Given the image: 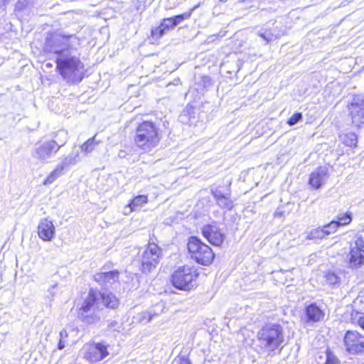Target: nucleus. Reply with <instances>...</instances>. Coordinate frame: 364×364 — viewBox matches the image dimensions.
<instances>
[{
  "label": "nucleus",
  "mask_w": 364,
  "mask_h": 364,
  "mask_svg": "<svg viewBox=\"0 0 364 364\" xmlns=\"http://www.w3.org/2000/svg\"><path fill=\"white\" fill-rule=\"evenodd\" d=\"M257 338L261 350L268 354L274 353L284 346L283 328L279 324H267L257 332Z\"/></svg>",
  "instance_id": "nucleus-1"
},
{
  "label": "nucleus",
  "mask_w": 364,
  "mask_h": 364,
  "mask_svg": "<svg viewBox=\"0 0 364 364\" xmlns=\"http://www.w3.org/2000/svg\"><path fill=\"white\" fill-rule=\"evenodd\" d=\"M160 140L159 129L154 122L144 121L137 127L134 141L140 149L151 151L157 146Z\"/></svg>",
  "instance_id": "nucleus-2"
},
{
  "label": "nucleus",
  "mask_w": 364,
  "mask_h": 364,
  "mask_svg": "<svg viewBox=\"0 0 364 364\" xmlns=\"http://www.w3.org/2000/svg\"><path fill=\"white\" fill-rule=\"evenodd\" d=\"M80 39L75 35H65L55 32L46 38L44 51L48 53L58 54L59 56L68 50L77 49Z\"/></svg>",
  "instance_id": "nucleus-3"
},
{
  "label": "nucleus",
  "mask_w": 364,
  "mask_h": 364,
  "mask_svg": "<svg viewBox=\"0 0 364 364\" xmlns=\"http://www.w3.org/2000/svg\"><path fill=\"white\" fill-rule=\"evenodd\" d=\"M56 63L60 75L68 82L77 83L82 80L83 65L79 58L62 55L57 58Z\"/></svg>",
  "instance_id": "nucleus-4"
},
{
  "label": "nucleus",
  "mask_w": 364,
  "mask_h": 364,
  "mask_svg": "<svg viewBox=\"0 0 364 364\" xmlns=\"http://www.w3.org/2000/svg\"><path fill=\"white\" fill-rule=\"evenodd\" d=\"M100 297V292L92 289L90 290L78 312V316L83 322L95 324L100 321V309H102Z\"/></svg>",
  "instance_id": "nucleus-5"
},
{
  "label": "nucleus",
  "mask_w": 364,
  "mask_h": 364,
  "mask_svg": "<svg viewBox=\"0 0 364 364\" xmlns=\"http://www.w3.org/2000/svg\"><path fill=\"white\" fill-rule=\"evenodd\" d=\"M187 247L191 257L202 265H209L214 259L212 249L196 237H191Z\"/></svg>",
  "instance_id": "nucleus-6"
},
{
  "label": "nucleus",
  "mask_w": 364,
  "mask_h": 364,
  "mask_svg": "<svg viewBox=\"0 0 364 364\" xmlns=\"http://www.w3.org/2000/svg\"><path fill=\"white\" fill-rule=\"evenodd\" d=\"M198 273L195 269L183 266L175 270L171 277V282L176 289L188 291L197 286Z\"/></svg>",
  "instance_id": "nucleus-7"
},
{
  "label": "nucleus",
  "mask_w": 364,
  "mask_h": 364,
  "mask_svg": "<svg viewBox=\"0 0 364 364\" xmlns=\"http://www.w3.org/2000/svg\"><path fill=\"white\" fill-rule=\"evenodd\" d=\"M161 253V249L156 244L149 243L141 257V271L149 273L156 268L159 263Z\"/></svg>",
  "instance_id": "nucleus-8"
},
{
  "label": "nucleus",
  "mask_w": 364,
  "mask_h": 364,
  "mask_svg": "<svg viewBox=\"0 0 364 364\" xmlns=\"http://www.w3.org/2000/svg\"><path fill=\"white\" fill-rule=\"evenodd\" d=\"M84 358L90 362H97L108 355L107 345L105 343H87L82 348Z\"/></svg>",
  "instance_id": "nucleus-9"
},
{
  "label": "nucleus",
  "mask_w": 364,
  "mask_h": 364,
  "mask_svg": "<svg viewBox=\"0 0 364 364\" xmlns=\"http://www.w3.org/2000/svg\"><path fill=\"white\" fill-rule=\"evenodd\" d=\"M352 122L358 127L364 124V96L355 95L348 105Z\"/></svg>",
  "instance_id": "nucleus-10"
},
{
  "label": "nucleus",
  "mask_w": 364,
  "mask_h": 364,
  "mask_svg": "<svg viewBox=\"0 0 364 364\" xmlns=\"http://www.w3.org/2000/svg\"><path fill=\"white\" fill-rule=\"evenodd\" d=\"M58 150L55 142L53 140H48L36 144L32 156L36 159L45 162L48 161L52 154L57 153Z\"/></svg>",
  "instance_id": "nucleus-11"
},
{
  "label": "nucleus",
  "mask_w": 364,
  "mask_h": 364,
  "mask_svg": "<svg viewBox=\"0 0 364 364\" xmlns=\"http://www.w3.org/2000/svg\"><path fill=\"white\" fill-rule=\"evenodd\" d=\"M344 343L346 350L352 354L364 350V336L354 331H348L345 335Z\"/></svg>",
  "instance_id": "nucleus-12"
},
{
  "label": "nucleus",
  "mask_w": 364,
  "mask_h": 364,
  "mask_svg": "<svg viewBox=\"0 0 364 364\" xmlns=\"http://www.w3.org/2000/svg\"><path fill=\"white\" fill-rule=\"evenodd\" d=\"M348 258L349 267L352 268L359 267L364 263V242L361 238L351 245Z\"/></svg>",
  "instance_id": "nucleus-13"
},
{
  "label": "nucleus",
  "mask_w": 364,
  "mask_h": 364,
  "mask_svg": "<svg viewBox=\"0 0 364 364\" xmlns=\"http://www.w3.org/2000/svg\"><path fill=\"white\" fill-rule=\"evenodd\" d=\"M202 234L210 243L215 246H220L225 238V235L216 225H207L203 228Z\"/></svg>",
  "instance_id": "nucleus-14"
},
{
  "label": "nucleus",
  "mask_w": 364,
  "mask_h": 364,
  "mask_svg": "<svg viewBox=\"0 0 364 364\" xmlns=\"http://www.w3.org/2000/svg\"><path fill=\"white\" fill-rule=\"evenodd\" d=\"M328 178V170L325 166H320L313 171L309 177V184L315 189L321 188Z\"/></svg>",
  "instance_id": "nucleus-15"
},
{
  "label": "nucleus",
  "mask_w": 364,
  "mask_h": 364,
  "mask_svg": "<svg viewBox=\"0 0 364 364\" xmlns=\"http://www.w3.org/2000/svg\"><path fill=\"white\" fill-rule=\"evenodd\" d=\"M38 235L44 241H50L55 235V227L47 218L41 220L38 226Z\"/></svg>",
  "instance_id": "nucleus-16"
},
{
  "label": "nucleus",
  "mask_w": 364,
  "mask_h": 364,
  "mask_svg": "<svg viewBox=\"0 0 364 364\" xmlns=\"http://www.w3.org/2000/svg\"><path fill=\"white\" fill-rule=\"evenodd\" d=\"M95 280L100 284L105 285L112 284L117 282L119 279V272L117 270L99 272L94 275Z\"/></svg>",
  "instance_id": "nucleus-17"
},
{
  "label": "nucleus",
  "mask_w": 364,
  "mask_h": 364,
  "mask_svg": "<svg viewBox=\"0 0 364 364\" xmlns=\"http://www.w3.org/2000/svg\"><path fill=\"white\" fill-rule=\"evenodd\" d=\"M306 316L308 321L318 322L323 319L324 314L315 304H311L306 309Z\"/></svg>",
  "instance_id": "nucleus-18"
},
{
  "label": "nucleus",
  "mask_w": 364,
  "mask_h": 364,
  "mask_svg": "<svg viewBox=\"0 0 364 364\" xmlns=\"http://www.w3.org/2000/svg\"><path fill=\"white\" fill-rule=\"evenodd\" d=\"M99 299H100L102 307L105 306L110 309H116L119 306L118 299L112 294L100 293Z\"/></svg>",
  "instance_id": "nucleus-19"
},
{
  "label": "nucleus",
  "mask_w": 364,
  "mask_h": 364,
  "mask_svg": "<svg viewBox=\"0 0 364 364\" xmlns=\"http://www.w3.org/2000/svg\"><path fill=\"white\" fill-rule=\"evenodd\" d=\"M148 202L147 196L140 195L136 196L128 205L129 211L125 212L124 214L127 215L132 211L139 210L144 205Z\"/></svg>",
  "instance_id": "nucleus-20"
},
{
  "label": "nucleus",
  "mask_w": 364,
  "mask_h": 364,
  "mask_svg": "<svg viewBox=\"0 0 364 364\" xmlns=\"http://www.w3.org/2000/svg\"><path fill=\"white\" fill-rule=\"evenodd\" d=\"M79 161V153L77 151H73L70 154L67 156H64L60 162L57 165L58 166H61L62 171L69 167L70 166L75 165Z\"/></svg>",
  "instance_id": "nucleus-21"
},
{
  "label": "nucleus",
  "mask_w": 364,
  "mask_h": 364,
  "mask_svg": "<svg viewBox=\"0 0 364 364\" xmlns=\"http://www.w3.org/2000/svg\"><path fill=\"white\" fill-rule=\"evenodd\" d=\"M63 174L61 166H58L49 174V176L44 180L43 185L48 186L54 183L60 176Z\"/></svg>",
  "instance_id": "nucleus-22"
},
{
  "label": "nucleus",
  "mask_w": 364,
  "mask_h": 364,
  "mask_svg": "<svg viewBox=\"0 0 364 364\" xmlns=\"http://www.w3.org/2000/svg\"><path fill=\"white\" fill-rule=\"evenodd\" d=\"M55 138L56 139H53V141L56 143L58 149H59L66 144L68 139V133L63 129L59 130L58 132H56Z\"/></svg>",
  "instance_id": "nucleus-23"
},
{
  "label": "nucleus",
  "mask_w": 364,
  "mask_h": 364,
  "mask_svg": "<svg viewBox=\"0 0 364 364\" xmlns=\"http://www.w3.org/2000/svg\"><path fill=\"white\" fill-rule=\"evenodd\" d=\"M100 144V141H97L95 136H93L87 140L81 146V151L85 154L92 152L96 146Z\"/></svg>",
  "instance_id": "nucleus-24"
},
{
  "label": "nucleus",
  "mask_w": 364,
  "mask_h": 364,
  "mask_svg": "<svg viewBox=\"0 0 364 364\" xmlns=\"http://www.w3.org/2000/svg\"><path fill=\"white\" fill-rule=\"evenodd\" d=\"M337 220H334L338 226H344L350 224L352 221V213L350 212L342 213L338 215Z\"/></svg>",
  "instance_id": "nucleus-25"
},
{
  "label": "nucleus",
  "mask_w": 364,
  "mask_h": 364,
  "mask_svg": "<svg viewBox=\"0 0 364 364\" xmlns=\"http://www.w3.org/2000/svg\"><path fill=\"white\" fill-rule=\"evenodd\" d=\"M324 237H326V235H325L324 230H323V228H318L313 229L309 232V234L307 235V238L309 240L322 239Z\"/></svg>",
  "instance_id": "nucleus-26"
},
{
  "label": "nucleus",
  "mask_w": 364,
  "mask_h": 364,
  "mask_svg": "<svg viewBox=\"0 0 364 364\" xmlns=\"http://www.w3.org/2000/svg\"><path fill=\"white\" fill-rule=\"evenodd\" d=\"M261 36L267 43L271 42L277 38L278 35L272 33L269 30L264 28L259 32Z\"/></svg>",
  "instance_id": "nucleus-27"
},
{
  "label": "nucleus",
  "mask_w": 364,
  "mask_h": 364,
  "mask_svg": "<svg viewBox=\"0 0 364 364\" xmlns=\"http://www.w3.org/2000/svg\"><path fill=\"white\" fill-rule=\"evenodd\" d=\"M196 7L197 6H194L193 9H190L188 11L183 14L177 15L174 17H172L175 26L181 23L185 19L189 18L192 14V12L196 9Z\"/></svg>",
  "instance_id": "nucleus-28"
},
{
  "label": "nucleus",
  "mask_w": 364,
  "mask_h": 364,
  "mask_svg": "<svg viewBox=\"0 0 364 364\" xmlns=\"http://www.w3.org/2000/svg\"><path fill=\"white\" fill-rule=\"evenodd\" d=\"M216 202L223 208L231 209L233 206L232 201L230 198V194L220 198Z\"/></svg>",
  "instance_id": "nucleus-29"
},
{
  "label": "nucleus",
  "mask_w": 364,
  "mask_h": 364,
  "mask_svg": "<svg viewBox=\"0 0 364 364\" xmlns=\"http://www.w3.org/2000/svg\"><path fill=\"white\" fill-rule=\"evenodd\" d=\"M338 276L333 272H328L324 276V282L326 284L332 286L335 285L338 282Z\"/></svg>",
  "instance_id": "nucleus-30"
},
{
  "label": "nucleus",
  "mask_w": 364,
  "mask_h": 364,
  "mask_svg": "<svg viewBox=\"0 0 364 364\" xmlns=\"http://www.w3.org/2000/svg\"><path fill=\"white\" fill-rule=\"evenodd\" d=\"M338 223H336L334 220H332L328 224L324 225L323 227V230H324L325 235H329L332 233H334L338 229Z\"/></svg>",
  "instance_id": "nucleus-31"
},
{
  "label": "nucleus",
  "mask_w": 364,
  "mask_h": 364,
  "mask_svg": "<svg viewBox=\"0 0 364 364\" xmlns=\"http://www.w3.org/2000/svg\"><path fill=\"white\" fill-rule=\"evenodd\" d=\"M60 338H59V343H58V349L62 350L65 347V345L67 344V339L68 338V333L65 329H63L60 332Z\"/></svg>",
  "instance_id": "nucleus-32"
},
{
  "label": "nucleus",
  "mask_w": 364,
  "mask_h": 364,
  "mask_svg": "<svg viewBox=\"0 0 364 364\" xmlns=\"http://www.w3.org/2000/svg\"><path fill=\"white\" fill-rule=\"evenodd\" d=\"M345 144L350 147L355 146L357 144V136L353 133H350L346 136Z\"/></svg>",
  "instance_id": "nucleus-33"
},
{
  "label": "nucleus",
  "mask_w": 364,
  "mask_h": 364,
  "mask_svg": "<svg viewBox=\"0 0 364 364\" xmlns=\"http://www.w3.org/2000/svg\"><path fill=\"white\" fill-rule=\"evenodd\" d=\"M166 31L162 27V26L160 24V26L154 28L151 31V35L154 38H160L165 33Z\"/></svg>",
  "instance_id": "nucleus-34"
},
{
  "label": "nucleus",
  "mask_w": 364,
  "mask_h": 364,
  "mask_svg": "<svg viewBox=\"0 0 364 364\" xmlns=\"http://www.w3.org/2000/svg\"><path fill=\"white\" fill-rule=\"evenodd\" d=\"M161 25L162 26V27H164V28L166 31H168L170 28H173V27H175L172 17L164 18Z\"/></svg>",
  "instance_id": "nucleus-35"
},
{
  "label": "nucleus",
  "mask_w": 364,
  "mask_h": 364,
  "mask_svg": "<svg viewBox=\"0 0 364 364\" xmlns=\"http://www.w3.org/2000/svg\"><path fill=\"white\" fill-rule=\"evenodd\" d=\"M325 364H339V360L334 355L327 352Z\"/></svg>",
  "instance_id": "nucleus-36"
},
{
  "label": "nucleus",
  "mask_w": 364,
  "mask_h": 364,
  "mask_svg": "<svg viewBox=\"0 0 364 364\" xmlns=\"http://www.w3.org/2000/svg\"><path fill=\"white\" fill-rule=\"evenodd\" d=\"M302 118V115L301 113H295L288 120V124L291 126L296 124L299 122Z\"/></svg>",
  "instance_id": "nucleus-37"
},
{
  "label": "nucleus",
  "mask_w": 364,
  "mask_h": 364,
  "mask_svg": "<svg viewBox=\"0 0 364 364\" xmlns=\"http://www.w3.org/2000/svg\"><path fill=\"white\" fill-rule=\"evenodd\" d=\"M212 193L213 195L214 198L216 200V201L218 200H219L220 198H223L225 196L230 194L229 193H223L219 189L213 190Z\"/></svg>",
  "instance_id": "nucleus-38"
},
{
  "label": "nucleus",
  "mask_w": 364,
  "mask_h": 364,
  "mask_svg": "<svg viewBox=\"0 0 364 364\" xmlns=\"http://www.w3.org/2000/svg\"><path fill=\"white\" fill-rule=\"evenodd\" d=\"M358 323L362 328L364 329V317H360L358 320Z\"/></svg>",
  "instance_id": "nucleus-39"
},
{
  "label": "nucleus",
  "mask_w": 364,
  "mask_h": 364,
  "mask_svg": "<svg viewBox=\"0 0 364 364\" xmlns=\"http://www.w3.org/2000/svg\"><path fill=\"white\" fill-rule=\"evenodd\" d=\"M203 82H204V83H206V82L209 83L210 82V78L209 77L205 76L203 77Z\"/></svg>",
  "instance_id": "nucleus-40"
},
{
  "label": "nucleus",
  "mask_w": 364,
  "mask_h": 364,
  "mask_svg": "<svg viewBox=\"0 0 364 364\" xmlns=\"http://www.w3.org/2000/svg\"><path fill=\"white\" fill-rule=\"evenodd\" d=\"M115 324H116V322H112V323H110V326H111L112 328H113V327L114 326V325H115Z\"/></svg>",
  "instance_id": "nucleus-41"
},
{
  "label": "nucleus",
  "mask_w": 364,
  "mask_h": 364,
  "mask_svg": "<svg viewBox=\"0 0 364 364\" xmlns=\"http://www.w3.org/2000/svg\"><path fill=\"white\" fill-rule=\"evenodd\" d=\"M275 214H276L277 215H282V213H278V212H276V213H275Z\"/></svg>",
  "instance_id": "nucleus-42"
},
{
  "label": "nucleus",
  "mask_w": 364,
  "mask_h": 364,
  "mask_svg": "<svg viewBox=\"0 0 364 364\" xmlns=\"http://www.w3.org/2000/svg\"><path fill=\"white\" fill-rule=\"evenodd\" d=\"M182 122H185L184 120H183V116H181Z\"/></svg>",
  "instance_id": "nucleus-43"
}]
</instances>
